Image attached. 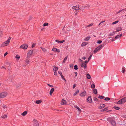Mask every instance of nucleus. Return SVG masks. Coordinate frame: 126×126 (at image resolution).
Instances as JSON below:
<instances>
[{
  "label": "nucleus",
  "mask_w": 126,
  "mask_h": 126,
  "mask_svg": "<svg viewBox=\"0 0 126 126\" xmlns=\"http://www.w3.org/2000/svg\"><path fill=\"white\" fill-rule=\"evenodd\" d=\"M11 39V38L9 37L8 40L6 42H3L1 45V47H4L8 45L9 44Z\"/></svg>",
  "instance_id": "nucleus-2"
},
{
  "label": "nucleus",
  "mask_w": 126,
  "mask_h": 126,
  "mask_svg": "<svg viewBox=\"0 0 126 126\" xmlns=\"http://www.w3.org/2000/svg\"><path fill=\"white\" fill-rule=\"evenodd\" d=\"M70 67L72 68H73V64H70Z\"/></svg>",
  "instance_id": "nucleus-56"
},
{
  "label": "nucleus",
  "mask_w": 126,
  "mask_h": 126,
  "mask_svg": "<svg viewBox=\"0 0 126 126\" xmlns=\"http://www.w3.org/2000/svg\"><path fill=\"white\" fill-rule=\"evenodd\" d=\"M105 22V21H101V22L100 23H99V25H100L102 23H103L104 22Z\"/></svg>",
  "instance_id": "nucleus-61"
},
{
  "label": "nucleus",
  "mask_w": 126,
  "mask_h": 126,
  "mask_svg": "<svg viewBox=\"0 0 126 126\" xmlns=\"http://www.w3.org/2000/svg\"><path fill=\"white\" fill-rule=\"evenodd\" d=\"M55 42H58V43H60V41L58 40H56L55 41Z\"/></svg>",
  "instance_id": "nucleus-64"
},
{
  "label": "nucleus",
  "mask_w": 126,
  "mask_h": 126,
  "mask_svg": "<svg viewBox=\"0 0 126 126\" xmlns=\"http://www.w3.org/2000/svg\"><path fill=\"white\" fill-rule=\"evenodd\" d=\"M119 21L118 20H117L116 21H115L113 22L112 23V24H116Z\"/></svg>",
  "instance_id": "nucleus-39"
},
{
  "label": "nucleus",
  "mask_w": 126,
  "mask_h": 126,
  "mask_svg": "<svg viewBox=\"0 0 126 126\" xmlns=\"http://www.w3.org/2000/svg\"><path fill=\"white\" fill-rule=\"evenodd\" d=\"M95 87V86L94 84H93L91 85V87L93 89Z\"/></svg>",
  "instance_id": "nucleus-33"
},
{
  "label": "nucleus",
  "mask_w": 126,
  "mask_h": 126,
  "mask_svg": "<svg viewBox=\"0 0 126 126\" xmlns=\"http://www.w3.org/2000/svg\"><path fill=\"white\" fill-rule=\"evenodd\" d=\"M109 107H107L105 108L102 109L100 110L101 112H103L108 110Z\"/></svg>",
  "instance_id": "nucleus-13"
},
{
  "label": "nucleus",
  "mask_w": 126,
  "mask_h": 126,
  "mask_svg": "<svg viewBox=\"0 0 126 126\" xmlns=\"http://www.w3.org/2000/svg\"><path fill=\"white\" fill-rule=\"evenodd\" d=\"M86 101L89 103H91L92 102V100L91 96H89L87 99Z\"/></svg>",
  "instance_id": "nucleus-8"
},
{
  "label": "nucleus",
  "mask_w": 126,
  "mask_h": 126,
  "mask_svg": "<svg viewBox=\"0 0 126 126\" xmlns=\"http://www.w3.org/2000/svg\"><path fill=\"white\" fill-rule=\"evenodd\" d=\"M74 107L76 108L79 111L81 112V110L77 106V105H75L74 106Z\"/></svg>",
  "instance_id": "nucleus-23"
},
{
  "label": "nucleus",
  "mask_w": 126,
  "mask_h": 126,
  "mask_svg": "<svg viewBox=\"0 0 126 126\" xmlns=\"http://www.w3.org/2000/svg\"><path fill=\"white\" fill-rule=\"evenodd\" d=\"M81 66L82 67H84V68H86L87 67V65L86 64H85V63L83 62L81 63L80 64Z\"/></svg>",
  "instance_id": "nucleus-10"
},
{
  "label": "nucleus",
  "mask_w": 126,
  "mask_h": 126,
  "mask_svg": "<svg viewBox=\"0 0 126 126\" xmlns=\"http://www.w3.org/2000/svg\"><path fill=\"white\" fill-rule=\"evenodd\" d=\"M110 98L108 97H106L105 98L104 100L105 101H109L110 100Z\"/></svg>",
  "instance_id": "nucleus-26"
},
{
  "label": "nucleus",
  "mask_w": 126,
  "mask_h": 126,
  "mask_svg": "<svg viewBox=\"0 0 126 126\" xmlns=\"http://www.w3.org/2000/svg\"><path fill=\"white\" fill-rule=\"evenodd\" d=\"M2 106L3 107V108L4 109H5V108H7V107L6 106V105H3V106Z\"/></svg>",
  "instance_id": "nucleus-50"
},
{
  "label": "nucleus",
  "mask_w": 126,
  "mask_h": 126,
  "mask_svg": "<svg viewBox=\"0 0 126 126\" xmlns=\"http://www.w3.org/2000/svg\"><path fill=\"white\" fill-rule=\"evenodd\" d=\"M7 54H8V53L7 52L5 53L4 54V57Z\"/></svg>",
  "instance_id": "nucleus-58"
},
{
  "label": "nucleus",
  "mask_w": 126,
  "mask_h": 126,
  "mask_svg": "<svg viewBox=\"0 0 126 126\" xmlns=\"http://www.w3.org/2000/svg\"><path fill=\"white\" fill-rule=\"evenodd\" d=\"M121 99H120V100H119L117 102V104L121 105L122 104H123L122 101Z\"/></svg>",
  "instance_id": "nucleus-20"
},
{
  "label": "nucleus",
  "mask_w": 126,
  "mask_h": 126,
  "mask_svg": "<svg viewBox=\"0 0 126 126\" xmlns=\"http://www.w3.org/2000/svg\"><path fill=\"white\" fill-rule=\"evenodd\" d=\"M113 108L115 110H119L120 109L119 107L115 106H114Z\"/></svg>",
  "instance_id": "nucleus-27"
},
{
  "label": "nucleus",
  "mask_w": 126,
  "mask_h": 126,
  "mask_svg": "<svg viewBox=\"0 0 126 126\" xmlns=\"http://www.w3.org/2000/svg\"><path fill=\"white\" fill-rule=\"evenodd\" d=\"M7 95L6 93L2 92L0 93V98H3L6 97Z\"/></svg>",
  "instance_id": "nucleus-4"
},
{
  "label": "nucleus",
  "mask_w": 126,
  "mask_h": 126,
  "mask_svg": "<svg viewBox=\"0 0 126 126\" xmlns=\"http://www.w3.org/2000/svg\"><path fill=\"white\" fill-rule=\"evenodd\" d=\"M47 85L49 86L50 87H53V86L51 85H50V84H48Z\"/></svg>",
  "instance_id": "nucleus-55"
},
{
  "label": "nucleus",
  "mask_w": 126,
  "mask_h": 126,
  "mask_svg": "<svg viewBox=\"0 0 126 126\" xmlns=\"http://www.w3.org/2000/svg\"><path fill=\"white\" fill-rule=\"evenodd\" d=\"M67 57H68V56H67L64 59L63 62L64 63H65V61H66V60Z\"/></svg>",
  "instance_id": "nucleus-36"
},
{
  "label": "nucleus",
  "mask_w": 126,
  "mask_h": 126,
  "mask_svg": "<svg viewBox=\"0 0 126 126\" xmlns=\"http://www.w3.org/2000/svg\"><path fill=\"white\" fill-rule=\"evenodd\" d=\"M54 89L53 88H52L50 90V95H52V93H53L54 91Z\"/></svg>",
  "instance_id": "nucleus-17"
},
{
  "label": "nucleus",
  "mask_w": 126,
  "mask_h": 126,
  "mask_svg": "<svg viewBox=\"0 0 126 126\" xmlns=\"http://www.w3.org/2000/svg\"><path fill=\"white\" fill-rule=\"evenodd\" d=\"M116 32H118L122 30V29L121 28V27H118L117 28H116Z\"/></svg>",
  "instance_id": "nucleus-16"
},
{
  "label": "nucleus",
  "mask_w": 126,
  "mask_h": 126,
  "mask_svg": "<svg viewBox=\"0 0 126 126\" xmlns=\"http://www.w3.org/2000/svg\"><path fill=\"white\" fill-rule=\"evenodd\" d=\"M66 101L63 99H62V102H61V104L62 105H64L66 104Z\"/></svg>",
  "instance_id": "nucleus-12"
},
{
  "label": "nucleus",
  "mask_w": 126,
  "mask_h": 126,
  "mask_svg": "<svg viewBox=\"0 0 126 126\" xmlns=\"http://www.w3.org/2000/svg\"><path fill=\"white\" fill-rule=\"evenodd\" d=\"M106 105L105 104H100V106L98 107L99 109H101L104 108L105 107Z\"/></svg>",
  "instance_id": "nucleus-11"
},
{
  "label": "nucleus",
  "mask_w": 126,
  "mask_h": 126,
  "mask_svg": "<svg viewBox=\"0 0 126 126\" xmlns=\"http://www.w3.org/2000/svg\"><path fill=\"white\" fill-rule=\"evenodd\" d=\"M20 86H21V85H20V84H18V85H16L17 88H18L19 87H20Z\"/></svg>",
  "instance_id": "nucleus-57"
},
{
  "label": "nucleus",
  "mask_w": 126,
  "mask_h": 126,
  "mask_svg": "<svg viewBox=\"0 0 126 126\" xmlns=\"http://www.w3.org/2000/svg\"><path fill=\"white\" fill-rule=\"evenodd\" d=\"M16 58L17 59H19L20 58V56L18 55H17L16 56Z\"/></svg>",
  "instance_id": "nucleus-45"
},
{
  "label": "nucleus",
  "mask_w": 126,
  "mask_h": 126,
  "mask_svg": "<svg viewBox=\"0 0 126 126\" xmlns=\"http://www.w3.org/2000/svg\"><path fill=\"white\" fill-rule=\"evenodd\" d=\"M93 93L95 94H97V90L95 89L93 90Z\"/></svg>",
  "instance_id": "nucleus-18"
},
{
  "label": "nucleus",
  "mask_w": 126,
  "mask_h": 126,
  "mask_svg": "<svg viewBox=\"0 0 126 126\" xmlns=\"http://www.w3.org/2000/svg\"><path fill=\"white\" fill-rule=\"evenodd\" d=\"M58 73H59V74L60 75H62V72H61L59 71Z\"/></svg>",
  "instance_id": "nucleus-63"
},
{
  "label": "nucleus",
  "mask_w": 126,
  "mask_h": 126,
  "mask_svg": "<svg viewBox=\"0 0 126 126\" xmlns=\"http://www.w3.org/2000/svg\"><path fill=\"white\" fill-rule=\"evenodd\" d=\"M86 58L85 57H83L82 58V59H83L84 60H85V59Z\"/></svg>",
  "instance_id": "nucleus-62"
},
{
  "label": "nucleus",
  "mask_w": 126,
  "mask_h": 126,
  "mask_svg": "<svg viewBox=\"0 0 126 126\" xmlns=\"http://www.w3.org/2000/svg\"><path fill=\"white\" fill-rule=\"evenodd\" d=\"M64 42H65V40H63L62 41H60V43H63Z\"/></svg>",
  "instance_id": "nucleus-51"
},
{
  "label": "nucleus",
  "mask_w": 126,
  "mask_h": 126,
  "mask_svg": "<svg viewBox=\"0 0 126 126\" xmlns=\"http://www.w3.org/2000/svg\"><path fill=\"white\" fill-rule=\"evenodd\" d=\"M79 92V90H77L76 92L74 94V95L75 96Z\"/></svg>",
  "instance_id": "nucleus-30"
},
{
  "label": "nucleus",
  "mask_w": 126,
  "mask_h": 126,
  "mask_svg": "<svg viewBox=\"0 0 126 126\" xmlns=\"http://www.w3.org/2000/svg\"><path fill=\"white\" fill-rule=\"evenodd\" d=\"M33 122V126H39V124L38 123V121L36 120H34Z\"/></svg>",
  "instance_id": "nucleus-9"
},
{
  "label": "nucleus",
  "mask_w": 126,
  "mask_h": 126,
  "mask_svg": "<svg viewBox=\"0 0 126 126\" xmlns=\"http://www.w3.org/2000/svg\"><path fill=\"white\" fill-rule=\"evenodd\" d=\"M79 62H81V63L83 62V61L81 60L80 59H79Z\"/></svg>",
  "instance_id": "nucleus-59"
},
{
  "label": "nucleus",
  "mask_w": 126,
  "mask_h": 126,
  "mask_svg": "<svg viewBox=\"0 0 126 126\" xmlns=\"http://www.w3.org/2000/svg\"><path fill=\"white\" fill-rule=\"evenodd\" d=\"M58 68L57 67H54L53 68V70L54 71H57Z\"/></svg>",
  "instance_id": "nucleus-31"
},
{
  "label": "nucleus",
  "mask_w": 126,
  "mask_h": 126,
  "mask_svg": "<svg viewBox=\"0 0 126 126\" xmlns=\"http://www.w3.org/2000/svg\"><path fill=\"white\" fill-rule=\"evenodd\" d=\"M42 101L41 100H37L36 101V102L37 104H39L41 103Z\"/></svg>",
  "instance_id": "nucleus-21"
},
{
  "label": "nucleus",
  "mask_w": 126,
  "mask_h": 126,
  "mask_svg": "<svg viewBox=\"0 0 126 126\" xmlns=\"http://www.w3.org/2000/svg\"><path fill=\"white\" fill-rule=\"evenodd\" d=\"M76 86V84H74L73 85V89H74L75 87Z\"/></svg>",
  "instance_id": "nucleus-52"
},
{
  "label": "nucleus",
  "mask_w": 126,
  "mask_h": 126,
  "mask_svg": "<svg viewBox=\"0 0 126 126\" xmlns=\"http://www.w3.org/2000/svg\"><path fill=\"white\" fill-rule=\"evenodd\" d=\"M86 77L87 79H90L91 78V76L89 74H88L87 75Z\"/></svg>",
  "instance_id": "nucleus-32"
},
{
  "label": "nucleus",
  "mask_w": 126,
  "mask_h": 126,
  "mask_svg": "<svg viewBox=\"0 0 126 126\" xmlns=\"http://www.w3.org/2000/svg\"><path fill=\"white\" fill-rule=\"evenodd\" d=\"M107 120L110 124L112 126H115L116 122L113 119V118L109 117L107 118Z\"/></svg>",
  "instance_id": "nucleus-1"
},
{
  "label": "nucleus",
  "mask_w": 126,
  "mask_h": 126,
  "mask_svg": "<svg viewBox=\"0 0 126 126\" xmlns=\"http://www.w3.org/2000/svg\"><path fill=\"white\" fill-rule=\"evenodd\" d=\"M122 103L123 104L124 103L126 102V97H125L121 99Z\"/></svg>",
  "instance_id": "nucleus-14"
},
{
  "label": "nucleus",
  "mask_w": 126,
  "mask_h": 126,
  "mask_svg": "<svg viewBox=\"0 0 126 126\" xmlns=\"http://www.w3.org/2000/svg\"><path fill=\"white\" fill-rule=\"evenodd\" d=\"M92 55H91L89 57L88 59V61H89L90 59H91V57H92Z\"/></svg>",
  "instance_id": "nucleus-44"
},
{
  "label": "nucleus",
  "mask_w": 126,
  "mask_h": 126,
  "mask_svg": "<svg viewBox=\"0 0 126 126\" xmlns=\"http://www.w3.org/2000/svg\"><path fill=\"white\" fill-rule=\"evenodd\" d=\"M52 50L53 51H56L57 50V49L55 48H52Z\"/></svg>",
  "instance_id": "nucleus-41"
},
{
  "label": "nucleus",
  "mask_w": 126,
  "mask_h": 126,
  "mask_svg": "<svg viewBox=\"0 0 126 126\" xmlns=\"http://www.w3.org/2000/svg\"><path fill=\"white\" fill-rule=\"evenodd\" d=\"M98 98L101 99H103L105 98V97L101 95H99L98 96Z\"/></svg>",
  "instance_id": "nucleus-29"
},
{
  "label": "nucleus",
  "mask_w": 126,
  "mask_h": 126,
  "mask_svg": "<svg viewBox=\"0 0 126 126\" xmlns=\"http://www.w3.org/2000/svg\"><path fill=\"white\" fill-rule=\"evenodd\" d=\"M94 100L95 101H98V102H99L98 101V99L96 97H94Z\"/></svg>",
  "instance_id": "nucleus-38"
},
{
  "label": "nucleus",
  "mask_w": 126,
  "mask_h": 126,
  "mask_svg": "<svg viewBox=\"0 0 126 126\" xmlns=\"http://www.w3.org/2000/svg\"><path fill=\"white\" fill-rule=\"evenodd\" d=\"M25 62H26V65H27V64H29V63L30 62V61L29 60L27 59L26 60Z\"/></svg>",
  "instance_id": "nucleus-35"
},
{
  "label": "nucleus",
  "mask_w": 126,
  "mask_h": 126,
  "mask_svg": "<svg viewBox=\"0 0 126 126\" xmlns=\"http://www.w3.org/2000/svg\"><path fill=\"white\" fill-rule=\"evenodd\" d=\"M6 64H9V65H10L11 63L8 62H7L6 63Z\"/></svg>",
  "instance_id": "nucleus-48"
},
{
  "label": "nucleus",
  "mask_w": 126,
  "mask_h": 126,
  "mask_svg": "<svg viewBox=\"0 0 126 126\" xmlns=\"http://www.w3.org/2000/svg\"><path fill=\"white\" fill-rule=\"evenodd\" d=\"M35 44L34 43L32 44V47H34V46H35Z\"/></svg>",
  "instance_id": "nucleus-53"
},
{
  "label": "nucleus",
  "mask_w": 126,
  "mask_h": 126,
  "mask_svg": "<svg viewBox=\"0 0 126 126\" xmlns=\"http://www.w3.org/2000/svg\"><path fill=\"white\" fill-rule=\"evenodd\" d=\"M28 47V46L26 44H23L21 45L20 47V48H22L23 49H27Z\"/></svg>",
  "instance_id": "nucleus-7"
},
{
  "label": "nucleus",
  "mask_w": 126,
  "mask_h": 126,
  "mask_svg": "<svg viewBox=\"0 0 126 126\" xmlns=\"http://www.w3.org/2000/svg\"><path fill=\"white\" fill-rule=\"evenodd\" d=\"M41 49L42 50L44 51L45 52L46 51V49L44 48L43 47H41Z\"/></svg>",
  "instance_id": "nucleus-43"
},
{
  "label": "nucleus",
  "mask_w": 126,
  "mask_h": 126,
  "mask_svg": "<svg viewBox=\"0 0 126 126\" xmlns=\"http://www.w3.org/2000/svg\"><path fill=\"white\" fill-rule=\"evenodd\" d=\"M122 72L123 73H124L126 71L125 69L124 68V67H123L122 68Z\"/></svg>",
  "instance_id": "nucleus-25"
},
{
  "label": "nucleus",
  "mask_w": 126,
  "mask_h": 126,
  "mask_svg": "<svg viewBox=\"0 0 126 126\" xmlns=\"http://www.w3.org/2000/svg\"><path fill=\"white\" fill-rule=\"evenodd\" d=\"M74 68L75 70H77L78 69V66L77 65H75Z\"/></svg>",
  "instance_id": "nucleus-37"
},
{
  "label": "nucleus",
  "mask_w": 126,
  "mask_h": 126,
  "mask_svg": "<svg viewBox=\"0 0 126 126\" xmlns=\"http://www.w3.org/2000/svg\"><path fill=\"white\" fill-rule=\"evenodd\" d=\"M102 42V41L101 40H98L97 42V43L99 44H101Z\"/></svg>",
  "instance_id": "nucleus-42"
},
{
  "label": "nucleus",
  "mask_w": 126,
  "mask_h": 126,
  "mask_svg": "<svg viewBox=\"0 0 126 126\" xmlns=\"http://www.w3.org/2000/svg\"><path fill=\"white\" fill-rule=\"evenodd\" d=\"M93 25V24L91 23V24H90V25H88L87 27H90V26H92Z\"/></svg>",
  "instance_id": "nucleus-54"
},
{
  "label": "nucleus",
  "mask_w": 126,
  "mask_h": 126,
  "mask_svg": "<svg viewBox=\"0 0 126 126\" xmlns=\"http://www.w3.org/2000/svg\"><path fill=\"white\" fill-rule=\"evenodd\" d=\"M57 74L56 71H54V74L55 75H56Z\"/></svg>",
  "instance_id": "nucleus-60"
},
{
  "label": "nucleus",
  "mask_w": 126,
  "mask_h": 126,
  "mask_svg": "<svg viewBox=\"0 0 126 126\" xmlns=\"http://www.w3.org/2000/svg\"><path fill=\"white\" fill-rule=\"evenodd\" d=\"M87 44L85 42L83 43L81 45L83 47L85 46H86L87 45Z\"/></svg>",
  "instance_id": "nucleus-34"
},
{
  "label": "nucleus",
  "mask_w": 126,
  "mask_h": 126,
  "mask_svg": "<svg viewBox=\"0 0 126 126\" xmlns=\"http://www.w3.org/2000/svg\"><path fill=\"white\" fill-rule=\"evenodd\" d=\"M27 113V112L26 111H25L23 113H22L21 114L23 116H25Z\"/></svg>",
  "instance_id": "nucleus-19"
},
{
  "label": "nucleus",
  "mask_w": 126,
  "mask_h": 126,
  "mask_svg": "<svg viewBox=\"0 0 126 126\" xmlns=\"http://www.w3.org/2000/svg\"><path fill=\"white\" fill-rule=\"evenodd\" d=\"M81 8V7H79V6L78 5H77L76 6H74L72 7V8L76 11L79 10Z\"/></svg>",
  "instance_id": "nucleus-5"
},
{
  "label": "nucleus",
  "mask_w": 126,
  "mask_h": 126,
  "mask_svg": "<svg viewBox=\"0 0 126 126\" xmlns=\"http://www.w3.org/2000/svg\"><path fill=\"white\" fill-rule=\"evenodd\" d=\"M7 116L6 115H4L2 117V118H5L7 117Z\"/></svg>",
  "instance_id": "nucleus-40"
},
{
  "label": "nucleus",
  "mask_w": 126,
  "mask_h": 126,
  "mask_svg": "<svg viewBox=\"0 0 126 126\" xmlns=\"http://www.w3.org/2000/svg\"><path fill=\"white\" fill-rule=\"evenodd\" d=\"M86 93V92L85 91L82 92L79 94L81 96H84L85 95Z\"/></svg>",
  "instance_id": "nucleus-15"
},
{
  "label": "nucleus",
  "mask_w": 126,
  "mask_h": 126,
  "mask_svg": "<svg viewBox=\"0 0 126 126\" xmlns=\"http://www.w3.org/2000/svg\"><path fill=\"white\" fill-rule=\"evenodd\" d=\"M48 25V24L47 23H44L43 24V26H47Z\"/></svg>",
  "instance_id": "nucleus-47"
},
{
  "label": "nucleus",
  "mask_w": 126,
  "mask_h": 126,
  "mask_svg": "<svg viewBox=\"0 0 126 126\" xmlns=\"http://www.w3.org/2000/svg\"><path fill=\"white\" fill-rule=\"evenodd\" d=\"M90 6V5L89 4H87L84 7V9H85L86 8H88Z\"/></svg>",
  "instance_id": "nucleus-28"
},
{
  "label": "nucleus",
  "mask_w": 126,
  "mask_h": 126,
  "mask_svg": "<svg viewBox=\"0 0 126 126\" xmlns=\"http://www.w3.org/2000/svg\"><path fill=\"white\" fill-rule=\"evenodd\" d=\"M124 9H122L121 10L119 11L117 13V14L120 13V12L122 11H124Z\"/></svg>",
  "instance_id": "nucleus-49"
},
{
  "label": "nucleus",
  "mask_w": 126,
  "mask_h": 126,
  "mask_svg": "<svg viewBox=\"0 0 126 126\" xmlns=\"http://www.w3.org/2000/svg\"><path fill=\"white\" fill-rule=\"evenodd\" d=\"M90 38V36L87 37L85 38L84 40L86 41H88L89 40Z\"/></svg>",
  "instance_id": "nucleus-24"
},
{
  "label": "nucleus",
  "mask_w": 126,
  "mask_h": 126,
  "mask_svg": "<svg viewBox=\"0 0 126 126\" xmlns=\"http://www.w3.org/2000/svg\"><path fill=\"white\" fill-rule=\"evenodd\" d=\"M33 53L32 50H31L28 52L27 54V58H29L30 56L32 55Z\"/></svg>",
  "instance_id": "nucleus-6"
},
{
  "label": "nucleus",
  "mask_w": 126,
  "mask_h": 126,
  "mask_svg": "<svg viewBox=\"0 0 126 126\" xmlns=\"http://www.w3.org/2000/svg\"><path fill=\"white\" fill-rule=\"evenodd\" d=\"M122 35V34L117 35L115 37V39H118L119 38H120Z\"/></svg>",
  "instance_id": "nucleus-22"
},
{
  "label": "nucleus",
  "mask_w": 126,
  "mask_h": 126,
  "mask_svg": "<svg viewBox=\"0 0 126 126\" xmlns=\"http://www.w3.org/2000/svg\"><path fill=\"white\" fill-rule=\"evenodd\" d=\"M104 44H102L100 45L98 47L96 48L95 50L94 51V53H96L99 50H100L101 49L102 47L104 46Z\"/></svg>",
  "instance_id": "nucleus-3"
},
{
  "label": "nucleus",
  "mask_w": 126,
  "mask_h": 126,
  "mask_svg": "<svg viewBox=\"0 0 126 126\" xmlns=\"http://www.w3.org/2000/svg\"><path fill=\"white\" fill-rule=\"evenodd\" d=\"M89 61H88H88H85L83 62L84 63H85V64H87L88 62H89Z\"/></svg>",
  "instance_id": "nucleus-46"
}]
</instances>
